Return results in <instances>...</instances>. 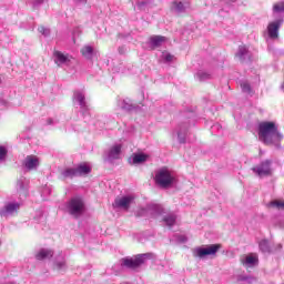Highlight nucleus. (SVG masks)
I'll use <instances>...</instances> for the list:
<instances>
[{"mask_svg":"<svg viewBox=\"0 0 284 284\" xmlns=\"http://www.w3.org/2000/svg\"><path fill=\"white\" fill-rule=\"evenodd\" d=\"M253 172L257 174V176H270L272 174V161L265 160L260 165L254 166Z\"/></svg>","mask_w":284,"mask_h":284,"instance_id":"423d86ee","label":"nucleus"},{"mask_svg":"<svg viewBox=\"0 0 284 284\" xmlns=\"http://www.w3.org/2000/svg\"><path fill=\"white\" fill-rule=\"evenodd\" d=\"M162 221L166 227H173V225L176 224V215L174 213H169L168 215L163 216Z\"/></svg>","mask_w":284,"mask_h":284,"instance_id":"a878e982","label":"nucleus"},{"mask_svg":"<svg viewBox=\"0 0 284 284\" xmlns=\"http://www.w3.org/2000/svg\"><path fill=\"white\" fill-rule=\"evenodd\" d=\"M132 203H134V196L126 195L115 199L113 207H118L119 210H130V205H132Z\"/></svg>","mask_w":284,"mask_h":284,"instance_id":"1a4fd4ad","label":"nucleus"},{"mask_svg":"<svg viewBox=\"0 0 284 284\" xmlns=\"http://www.w3.org/2000/svg\"><path fill=\"white\" fill-rule=\"evenodd\" d=\"M162 59L166 62L170 63L172 62V60L174 59V55L168 53V52H163L162 53Z\"/></svg>","mask_w":284,"mask_h":284,"instance_id":"c9c22d12","label":"nucleus"},{"mask_svg":"<svg viewBox=\"0 0 284 284\" xmlns=\"http://www.w3.org/2000/svg\"><path fill=\"white\" fill-rule=\"evenodd\" d=\"M190 8V2L187 1H181L175 0L172 2L171 10L173 12H176L178 14H181L182 12H185V10Z\"/></svg>","mask_w":284,"mask_h":284,"instance_id":"f3484780","label":"nucleus"},{"mask_svg":"<svg viewBox=\"0 0 284 284\" xmlns=\"http://www.w3.org/2000/svg\"><path fill=\"white\" fill-rule=\"evenodd\" d=\"M236 57H237V59H240V61L242 63L251 61V59H252V54L250 53V49H247V47H245V45H240L239 47Z\"/></svg>","mask_w":284,"mask_h":284,"instance_id":"a211bd4d","label":"nucleus"},{"mask_svg":"<svg viewBox=\"0 0 284 284\" xmlns=\"http://www.w3.org/2000/svg\"><path fill=\"white\" fill-rule=\"evenodd\" d=\"M221 250V244H211L206 246L196 247L193 250V256L195 258H205L206 256H216V253Z\"/></svg>","mask_w":284,"mask_h":284,"instance_id":"20e7f679","label":"nucleus"},{"mask_svg":"<svg viewBox=\"0 0 284 284\" xmlns=\"http://www.w3.org/2000/svg\"><path fill=\"white\" fill-rule=\"evenodd\" d=\"M149 210L154 216H161L162 214H165V209L161 204H151L149 206Z\"/></svg>","mask_w":284,"mask_h":284,"instance_id":"bb28decb","label":"nucleus"},{"mask_svg":"<svg viewBox=\"0 0 284 284\" xmlns=\"http://www.w3.org/2000/svg\"><path fill=\"white\" fill-rule=\"evenodd\" d=\"M155 183L159 187H163L168 190V187H172L174 183H176V176L174 173L168 168H161L155 172Z\"/></svg>","mask_w":284,"mask_h":284,"instance_id":"f03ea898","label":"nucleus"},{"mask_svg":"<svg viewBox=\"0 0 284 284\" xmlns=\"http://www.w3.org/2000/svg\"><path fill=\"white\" fill-rule=\"evenodd\" d=\"M254 281L252 276L240 274L237 275V283H248L251 284Z\"/></svg>","mask_w":284,"mask_h":284,"instance_id":"7c9ffc66","label":"nucleus"},{"mask_svg":"<svg viewBox=\"0 0 284 284\" xmlns=\"http://www.w3.org/2000/svg\"><path fill=\"white\" fill-rule=\"evenodd\" d=\"M122 148L123 145L121 144L112 145L108 152V161H116V159H120Z\"/></svg>","mask_w":284,"mask_h":284,"instance_id":"6ab92c4d","label":"nucleus"},{"mask_svg":"<svg viewBox=\"0 0 284 284\" xmlns=\"http://www.w3.org/2000/svg\"><path fill=\"white\" fill-rule=\"evenodd\" d=\"M282 90L284 91V82H283V84H282Z\"/></svg>","mask_w":284,"mask_h":284,"instance_id":"c03bdc74","label":"nucleus"},{"mask_svg":"<svg viewBox=\"0 0 284 284\" xmlns=\"http://www.w3.org/2000/svg\"><path fill=\"white\" fill-rule=\"evenodd\" d=\"M22 165L26 168V170L32 172V170H37L40 165L39 158L37 155H28L23 160Z\"/></svg>","mask_w":284,"mask_h":284,"instance_id":"9d476101","label":"nucleus"},{"mask_svg":"<svg viewBox=\"0 0 284 284\" xmlns=\"http://www.w3.org/2000/svg\"><path fill=\"white\" fill-rule=\"evenodd\" d=\"M271 206L277 210H284V201H273L271 202Z\"/></svg>","mask_w":284,"mask_h":284,"instance_id":"473e14b6","label":"nucleus"},{"mask_svg":"<svg viewBox=\"0 0 284 284\" xmlns=\"http://www.w3.org/2000/svg\"><path fill=\"white\" fill-rule=\"evenodd\" d=\"M38 32H40V34H43V37H50V29L45 27H39Z\"/></svg>","mask_w":284,"mask_h":284,"instance_id":"f704fd0d","label":"nucleus"},{"mask_svg":"<svg viewBox=\"0 0 284 284\" xmlns=\"http://www.w3.org/2000/svg\"><path fill=\"white\" fill-rule=\"evenodd\" d=\"M73 103H78L81 110H88V102L85 101V93L83 91H74Z\"/></svg>","mask_w":284,"mask_h":284,"instance_id":"dca6fc26","label":"nucleus"},{"mask_svg":"<svg viewBox=\"0 0 284 284\" xmlns=\"http://www.w3.org/2000/svg\"><path fill=\"white\" fill-rule=\"evenodd\" d=\"M29 185H30V181H28V179H26L23 176L18 179V181H17V184H16L17 192L23 199H26L28 196V187H29Z\"/></svg>","mask_w":284,"mask_h":284,"instance_id":"9b49d317","label":"nucleus"},{"mask_svg":"<svg viewBox=\"0 0 284 284\" xmlns=\"http://www.w3.org/2000/svg\"><path fill=\"white\" fill-rule=\"evenodd\" d=\"M48 123H49V125H52V120H49Z\"/></svg>","mask_w":284,"mask_h":284,"instance_id":"37998d69","label":"nucleus"},{"mask_svg":"<svg viewBox=\"0 0 284 284\" xmlns=\"http://www.w3.org/2000/svg\"><path fill=\"white\" fill-rule=\"evenodd\" d=\"M240 85L242 88V92H244L245 94H252V87L247 81H242Z\"/></svg>","mask_w":284,"mask_h":284,"instance_id":"2f4dec72","label":"nucleus"},{"mask_svg":"<svg viewBox=\"0 0 284 284\" xmlns=\"http://www.w3.org/2000/svg\"><path fill=\"white\" fill-rule=\"evenodd\" d=\"M43 3H45V0H34V1H33V7H34V8H39V6H41V4H43Z\"/></svg>","mask_w":284,"mask_h":284,"instance_id":"58836bf2","label":"nucleus"},{"mask_svg":"<svg viewBox=\"0 0 284 284\" xmlns=\"http://www.w3.org/2000/svg\"><path fill=\"white\" fill-rule=\"evenodd\" d=\"M150 159V155L145 153H133L129 158L130 165H141V163H145Z\"/></svg>","mask_w":284,"mask_h":284,"instance_id":"2eb2a0df","label":"nucleus"},{"mask_svg":"<svg viewBox=\"0 0 284 284\" xmlns=\"http://www.w3.org/2000/svg\"><path fill=\"white\" fill-rule=\"evenodd\" d=\"M53 61L59 68H61V65H68V62L70 61V55L64 54L61 51H54Z\"/></svg>","mask_w":284,"mask_h":284,"instance_id":"4468645a","label":"nucleus"},{"mask_svg":"<svg viewBox=\"0 0 284 284\" xmlns=\"http://www.w3.org/2000/svg\"><path fill=\"white\" fill-rule=\"evenodd\" d=\"M283 23V20H276L267 26V34L270 39H278V30H281V24Z\"/></svg>","mask_w":284,"mask_h":284,"instance_id":"f8f14e48","label":"nucleus"},{"mask_svg":"<svg viewBox=\"0 0 284 284\" xmlns=\"http://www.w3.org/2000/svg\"><path fill=\"white\" fill-rule=\"evenodd\" d=\"M80 52H81L82 57L84 59H87V61H92V59H94V57H97V54H99V51L90 44L82 47Z\"/></svg>","mask_w":284,"mask_h":284,"instance_id":"ddd939ff","label":"nucleus"},{"mask_svg":"<svg viewBox=\"0 0 284 284\" xmlns=\"http://www.w3.org/2000/svg\"><path fill=\"white\" fill-rule=\"evenodd\" d=\"M258 139L265 145H274L281 148L283 134L278 132V126L274 122H262L258 125Z\"/></svg>","mask_w":284,"mask_h":284,"instance_id":"f257e3e1","label":"nucleus"},{"mask_svg":"<svg viewBox=\"0 0 284 284\" xmlns=\"http://www.w3.org/2000/svg\"><path fill=\"white\" fill-rule=\"evenodd\" d=\"M240 263L245 267L246 270H250V267H256L258 265V256L256 254H247V255H241Z\"/></svg>","mask_w":284,"mask_h":284,"instance_id":"6e6552de","label":"nucleus"},{"mask_svg":"<svg viewBox=\"0 0 284 284\" xmlns=\"http://www.w3.org/2000/svg\"><path fill=\"white\" fill-rule=\"evenodd\" d=\"M53 270H55V272H68V263L65 262L64 256L60 255L55 257L53 263Z\"/></svg>","mask_w":284,"mask_h":284,"instance_id":"aec40b11","label":"nucleus"},{"mask_svg":"<svg viewBox=\"0 0 284 284\" xmlns=\"http://www.w3.org/2000/svg\"><path fill=\"white\" fill-rule=\"evenodd\" d=\"M152 258V254L150 253H144L135 256L134 258H123L122 260V265L124 267H128L129 270H136L138 267H141L145 261Z\"/></svg>","mask_w":284,"mask_h":284,"instance_id":"39448f33","label":"nucleus"},{"mask_svg":"<svg viewBox=\"0 0 284 284\" xmlns=\"http://www.w3.org/2000/svg\"><path fill=\"white\" fill-rule=\"evenodd\" d=\"M124 52H125V47H120V48H119V53H120V54H123Z\"/></svg>","mask_w":284,"mask_h":284,"instance_id":"a19ab883","label":"nucleus"},{"mask_svg":"<svg viewBox=\"0 0 284 284\" xmlns=\"http://www.w3.org/2000/svg\"><path fill=\"white\" fill-rule=\"evenodd\" d=\"M231 1H236V0H231Z\"/></svg>","mask_w":284,"mask_h":284,"instance_id":"a18cd8bd","label":"nucleus"},{"mask_svg":"<svg viewBox=\"0 0 284 284\" xmlns=\"http://www.w3.org/2000/svg\"><path fill=\"white\" fill-rule=\"evenodd\" d=\"M179 243H187V236L185 235H178Z\"/></svg>","mask_w":284,"mask_h":284,"instance_id":"4c0bfd02","label":"nucleus"},{"mask_svg":"<svg viewBox=\"0 0 284 284\" xmlns=\"http://www.w3.org/2000/svg\"><path fill=\"white\" fill-rule=\"evenodd\" d=\"M196 81H209V79H212V74L205 72V71H197L195 74Z\"/></svg>","mask_w":284,"mask_h":284,"instance_id":"cd10ccee","label":"nucleus"},{"mask_svg":"<svg viewBox=\"0 0 284 284\" xmlns=\"http://www.w3.org/2000/svg\"><path fill=\"white\" fill-rule=\"evenodd\" d=\"M260 250L261 252H263L264 254H270V252H272V248L270 246V242L267 240H262L260 242Z\"/></svg>","mask_w":284,"mask_h":284,"instance_id":"c85d7f7f","label":"nucleus"},{"mask_svg":"<svg viewBox=\"0 0 284 284\" xmlns=\"http://www.w3.org/2000/svg\"><path fill=\"white\" fill-rule=\"evenodd\" d=\"M178 139L180 143H185V132H178Z\"/></svg>","mask_w":284,"mask_h":284,"instance_id":"e433bc0d","label":"nucleus"},{"mask_svg":"<svg viewBox=\"0 0 284 284\" xmlns=\"http://www.w3.org/2000/svg\"><path fill=\"white\" fill-rule=\"evenodd\" d=\"M148 1H141V2H138V8L142 9L143 6H146Z\"/></svg>","mask_w":284,"mask_h":284,"instance_id":"ea45409f","label":"nucleus"},{"mask_svg":"<svg viewBox=\"0 0 284 284\" xmlns=\"http://www.w3.org/2000/svg\"><path fill=\"white\" fill-rule=\"evenodd\" d=\"M274 12H284V2H280L273 6Z\"/></svg>","mask_w":284,"mask_h":284,"instance_id":"72a5a7b5","label":"nucleus"},{"mask_svg":"<svg viewBox=\"0 0 284 284\" xmlns=\"http://www.w3.org/2000/svg\"><path fill=\"white\" fill-rule=\"evenodd\" d=\"M78 3H88V0H77Z\"/></svg>","mask_w":284,"mask_h":284,"instance_id":"79ce46f5","label":"nucleus"},{"mask_svg":"<svg viewBox=\"0 0 284 284\" xmlns=\"http://www.w3.org/2000/svg\"><path fill=\"white\" fill-rule=\"evenodd\" d=\"M52 256H54V251L50 248H41L36 254L37 261H49V258H52Z\"/></svg>","mask_w":284,"mask_h":284,"instance_id":"412c9836","label":"nucleus"},{"mask_svg":"<svg viewBox=\"0 0 284 284\" xmlns=\"http://www.w3.org/2000/svg\"><path fill=\"white\" fill-rule=\"evenodd\" d=\"M74 176H78L77 175V169L75 168H67V169H63L61 172H60V179L61 181H65L68 179H74Z\"/></svg>","mask_w":284,"mask_h":284,"instance_id":"4be33fe9","label":"nucleus"},{"mask_svg":"<svg viewBox=\"0 0 284 284\" xmlns=\"http://www.w3.org/2000/svg\"><path fill=\"white\" fill-rule=\"evenodd\" d=\"M165 41H168V39L162 36H153L150 38V44L152 45L153 49L161 48V45H163Z\"/></svg>","mask_w":284,"mask_h":284,"instance_id":"5701e85b","label":"nucleus"},{"mask_svg":"<svg viewBox=\"0 0 284 284\" xmlns=\"http://www.w3.org/2000/svg\"><path fill=\"white\" fill-rule=\"evenodd\" d=\"M8 159V148L0 145V163H6Z\"/></svg>","mask_w":284,"mask_h":284,"instance_id":"c756f323","label":"nucleus"},{"mask_svg":"<svg viewBox=\"0 0 284 284\" xmlns=\"http://www.w3.org/2000/svg\"><path fill=\"white\" fill-rule=\"evenodd\" d=\"M65 212L73 219H80L85 214V202L81 196L71 197L65 204Z\"/></svg>","mask_w":284,"mask_h":284,"instance_id":"7ed1b4c3","label":"nucleus"},{"mask_svg":"<svg viewBox=\"0 0 284 284\" xmlns=\"http://www.w3.org/2000/svg\"><path fill=\"white\" fill-rule=\"evenodd\" d=\"M19 207L21 205L19 203H8L0 210L1 219H10V216H14L19 212Z\"/></svg>","mask_w":284,"mask_h":284,"instance_id":"0eeeda50","label":"nucleus"},{"mask_svg":"<svg viewBox=\"0 0 284 284\" xmlns=\"http://www.w3.org/2000/svg\"><path fill=\"white\" fill-rule=\"evenodd\" d=\"M92 172V168L90 165L83 163L75 168V174L77 176H85V174H90Z\"/></svg>","mask_w":284,"mask_h":284,"instance_id":"b1692460","label":"nucleus"},{"mask_svg":"<svg viewBox=\"0 0 284 284\" xmlns=\"http://www.w3.org/2000/svg\"><path fill=\"white\" fill-rule=\"evenodd\" d=\"M119 108H121V110H125L126 112H130V110L134 109V105L132 104V100H130L129 98L120 100L118 102Z\"/></svg>","mask_w":284,"mask_h":284,"instance_id":"393cba45","label":"nucleus"}]
</instances>
